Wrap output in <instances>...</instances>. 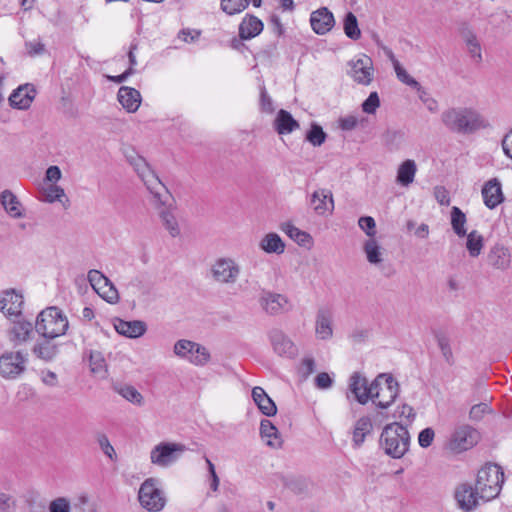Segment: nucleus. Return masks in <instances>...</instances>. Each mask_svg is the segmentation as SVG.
<instances>
[{
  "mask_svg": "<svg viewBox=\"0 0 512 512\" xmlns=\"http://www.w3.org/2000/svg\"><path fill=\"white\" fill-rule=\"evenodd\" d=\"M441 121L449 131L464 135L490 127V123L478 111L468 107L445 110L441 114Z\"/></svg>",
  "mask_w": 512,
  "mask_h": 512,
  "instance_id": "nucleus-1",
  "label": "nucleus"
},
{
  "mask_svg": "<svg viewBox=\"0 0 512 512\" xmlns=\"http://www.w3.org/2000/svg\"><path fill=\"white\" fill-rule=\"evenodd\" d=\"M410 434L408 429L397 423L387 424L379 438V447L393 459H401L409 450Z\"/></svg>",
  "mask_w": 512,
  "mask_h": 512,
  "instance_id": "nucleus-2",
  "label": "nucleus"
},
{
  "mask_svg": "<svg viewBox=\"0 0 512 512\" xmlns=\"http://www.w3.org/2000/svg\"><path fill=\"white\" fill-rule=\"evenodd\" d=\"M126 158L128 162L133 166L138 176L144 182L150 193L154 195L158 202L162 204L165 203L169 198V191L162 184L154 171H152L146 160L134 151L126 153Z\"/></svg>",
  "mask_w": 512,
  "mask_h": 512,
  "instance_id": "nucleus-3",
  "label": "nucleus"
},
{
  "mask_svg": "<svg viewBox=\"0 0 512 512\" xmlns=\"http://www.w3.org/2000/svg\"><path fill=\"white\" fill-rule=\"evenodd\" d=\"M504 483V472L497 464H486L482 467L476 478L475 486L481 500L487 502L496 498Z\"/></svg>",
  "mask_w": 512,
  "mask_h": 512,
  "instance_id": "nucleus-4",
  "label": "nucleus"
},
{
  "mask_svg": "<svg viewBox=\"0 0 512 512\" xmlns=\"http://www.w3.org/2000/svg\"><path fill=\"white\" fill-rule=\"evenodd\" d=\"M69 327L67 317L56 306L41 311L36 319L35 330L44 338H56L66 333Z\"/></svg>",
  "mask_w": 512,
  "mask_h": 512,
  "instance_id": "nucleus-5",
  "label": "nucleus"
},
{
  "mask_svg": "<svg viewBox=\"0 0 512 512\" xmlns=\"http://www.w3.org/2000/svg\"><path fill=\"white\" fill-rule=\"evenodd\" d=\"M138 500L141 507L149 512L161 511L166 505V497L160 481L153 477L144 480L138 491Z\"/></svg>",
  "mask_w": 512,
  "mask_h": 512,
  "instance_id": "nucleus-6",
  "label": "nucleus"
},
{
  "mask_svg": "<svg viewBox=\"0 0 512 512\" xmlns=\"http://www.w3.org/2000/svg\"><path fill=\"white\" fill-rule=\"evenodd\" d=\"M173 352L179 358L189 361L195 366H204L210 361L209 351L199 343L181 339L173 347Z\"/></svg>",
  "mask_w": 512,
  "mask_h": 512,
  "instance_id": "nucleus-7",
  "label": "nucleus"
},
{
  "mask_svg": "<svg viewBox=\"0 0 512 512\" xmlns=\"http://www.w3.org/2000/svg\"><path fill=\"white\" fill-rule=\"evenodd\" d=\"M185 450L186 447L180 443L161 442L151 450L150 461L158 467L167 468L174 464Z\"/></svg>",
  "mask_w": 512,
  "mask_h": 512,
  "instance_id": "nucleus-8",
  "label": "nucleus"
},
{
  "mask_svg": "<svg viewBox=\"0 0 512 512\" xmlns=\"http://www.w3.org/2000/svg\"><path fill=\"white\" fill-rule=\"evenodd\" d=\"M258 303L263 312L270 316H277L291 310L292 305L288 297L270 290H261Z\"/></svg>",
  "mask_w": 512,
  "mask_h": 512,
  "instance_id": "nucleus-9",
  "label": "nucleus"
},
{
  "mask_svg": "<svg viewBox=\"0 0 512 512\" xmlns=\"http://www.w3.org/2000/svg\"><path fill=\"white\" fill-rule=\"evenodd\" d=\"M377 378H381V383L377 390L373 391L370 399H377L376 405L381 409H386L396 400L399 394V384L389 374H380Z\"/></svg>",
  "mask_w": 512,
  "mask_h": 512,
  "instance_id": "nucleus-10",
  "label": "nucleus"
},
{
  "mask_svg": "<svg viewBox=\"0 0 512 512\" xmlns=\"http://www.w3.org/2000/svg\"><path fill=\"white\" fill-rule=\"evenodd\" d=\"M478 438L479 434L474 428L469 425H461L452 432L448 448L455 453H460L476 445Z\"/></svg>",
  "mask_w": 512,
  "mask_h": 512,
  "instance_id": "nucleus-11",
  "label": "nucleus"
},
{
  "mask_svg": "<svg viewBox=\"0 0 512 512\" xmlns=\"http://www.w3.org/2000/svg\"><path fill=\"white\" fill-rule=\"evenodd\" d=\"M212 277L222 284H234L239 275L240 267L231 258H219L211 267Z\"/></svg>",
  "mask_w": 512,
  "mask_h": 512,
  "instance_id": "nucleus-12",
  "label": "nucleus"
},
{
  "mask_svg": "<svg viewBox=\"0 0 512 512\" xmlns=\"http://www.w3.org/2000/svg\"><path fill=\"white\" fill-rule=\"evenodd\" d=\"M27 358L21 352H9L0 357V375L14 379L25 370Z\"/></svg>",
  "mask_w": 512,
  "mask_h": 512,
  "instance_id": "nucleus-13",
  "label": "nucleus"
},
{
  "mask_svg": "<svg viewBox=\"0 0 512 512\" xmlns=\"http://www.w3.org/2000/svg\"><path fill=\"white\" fill-rule=\"evenodd\" d=\"M379 383H381V378L376 377L368 386L366 378L362 377L358 372H354L350 377L349 389L360 404H366L371 398L373 391L379 387Z\"/></svg>",
  "mask_w": 512,
  "mask_h": 512,
  "instance_id": "nucleus-14",
  "label": "nucleus"
},
{
  "mask_svg": "<svg viewBox=\"0 0 512 512\" xmlns=\"http://www.w3.org/2000/svg\"><path fill=\"white\" fill-rule=\"evenodd\" d=\"M309 205L319 216L332 214L334 211V199L331 190L327 188L315 190L311 194Z\"/></svg>",
  "mask_w": 512,
  "mask_h": 512,
  "instance_id": "nucleus-15",
  "label": "nucleus"
},
{
  "mask_svg": "<svg viewBox=\"0 0 512 512\" xmlns=\"http://www.w3.org/2000/svg\"><path fill=\"white\" fill-rule=\"evenodd\" d=\"M23 304V296L15 290L3 292L0 298V310L9 317L20 318Z\"/></svg>",
  "mask_w": 512,
  "mask_h": 512,
  "instance_id": "nucleus-16",
  "label": "nucleus"
},
{
  "mask_svg": "<svg viewBox=\"0 0 512 512\" xmlns=\"http://www.w3.org/2000/svg\"><path fill=\"white\" fill-rule=\"evenodd\" d=\"M36 95V90L31 84L20 85L9 96V104L12 108L25 110L31 106Z\"/></svg>",
  "mask_w": 512,
  "mask_h": 512,
  "instance_id": "nucleus-17",
  "label": "nucleus"
},
{
  "mask_svg": "<svg viewBox=\"0 0 512 512\" xmlns=\"http://www.w3.org/2000/svg\"><path fill=\"white\" fill-rule=\"evenodd\" d=\"M455 499L457 500L459 507L465 511L473 510L479 503L480 494L477 491V487L474 488L467 483L461 484L455 491Z\"/></svg>",
  "mask_w": 512,
  "mask_h": 512,
  "instance_id": "nucleus-18",
  "label": "nucleus"
},
{
  "mask_svg": "<svg viewBox=\"0 0 512 512\" xmlns=\"http://www.w3.org/2000/svg\"><path fill=\"white\" fill-rule=\"evenodd\" d=\"M350 75L357 83L369 85L373 77L372 60L364 55L352 62Z\"/></svg>",
  "mask_w": 512,
  "mask_h": 512,
  "instance_id": "nucleus-19",
  "label": "nucleus"
},
{
  "mask_svg": "<svg viewBox=\"0 0 512 512\" xmlns=\"http://www.w3.org/2000/svg\"><path fill=\"white\" fill-rule=\"evenodd\" d=\"M335 20L332 12L323 7L311 13L310 24L318 35H324L334 26Z\"/></svg>",
  "mask_w": 512,
  "mask_h": 512,
  "instance_id": "nucleus-20",
  "label": "nucleus"
},
{
  "mask_svg": "<svg viewBox=\"0 0 512 512\" xmlns=\"http://www.w3.org/2000/svg\"><path fill=\"white\" fill-rule=\"evenodd\" d=\"M484 204L489 209L496 208L504 200L502 186L497 178L488 180L482 188Z\"/></svg>",
  "mask_w": 512,
  "mask_h": 512,
  "instance_id": "nucleus-21",
  "label": "nucleus"
},
{
  "mask_svg": "<svg viewBox=\"0 0 512 512\" xmlns=\"http://www.w3.org/2000/svg\"><path fill=\"white\" fill-rule=\"evenodd\" d=\"M269 337L273 349L278 355L292 358L297 354L295 344L281 330H272Z\"/></svg>",
  "mask_w": 512,
  "mask_h": 512,
  "instance_id": "nucleus-22",
  "label": "nucleus"
},
{
  "mask_svg": "<svg viewBox=\"0 0 512 512\" xmlns=\"http://www.w3.org/2000/svg\"><path fill=\"white\" fill-rule=\"evenodd\" d=\"M171 200V195L169 194V198L165 203H160L153 196V205L159 210V216L162 220L163 225L169 231L172 237H177L180 234V229L178 226V222L172 213L171 204L169 203Z\"/></svg>",
  "mask_w": 512,
  "mask_h": 512,
  "instance_id": "nucleus-23",
  "label": "nucleus"
},
{
  "mask_svg": "<svg viewBox=\"0 0 512 512\" xmlns=\"http://www.w3.org/2000/svg\"><path fill=\"white\" fill-rule=\"evenodd\" d=\"M117 99L129 113L136 112L141 104V94L135 88L122 86L117 93Z\"/></svg>",
  "mask_w": 512,
  "mask_h": 512,
  "instance_id": "nucleus-24",
  "label": "nucleus"
},
{
  "mask_svg": "<svg viewBox=\"0 0 512 512\" xmlns=\"http://www.w3.org/2000/svg\"><path fill=\"white\" fill-rule=\"evenodd\" d=\"M315 333L321 340H328L333 335L332 313L327 308H320L317 311L315 321Z\"/></svg>",
  "mask_w": 512,
  "mask_h": 512,
  "instance_id": "nucleus-25",
  "label": "nucleus"
},
{
  "mask_svg": "<svg viewBox=\"0 0 512 512\" xmlns=\"http://www.w3.org/2000/svg\"><path fill=\"white\" fill-rule=\"evenodd\" d=\"M114 328L119 334L129 338H138L147 330V326L143 321H125L118 318L114 320Z\"/></svg>",
  "mask_w": 512,
  "mask_h": 512,
  "instance_id": "nucleus-26",
  "label": "nucleus"
},
{
  "mask_svg": "<svg viewBox=\"0 0 512 512\" xmlns=\"http://www.w3.org/2000/svg\"><path fill=\"white\" fill-rule=\"evenodd\" d=\"M488 263L495 269L506 270L510 267L511 259L507 248L501 245L493 246L488 255Z\"/></svg>",
  "mask_w": 512,
  "mask_h": 512,
  "instance_id": "nucleus-27",
  "label": "nucleus"
},
{
  "mask_svg": "<svg viewBox=\"0 0 512 512\" xmlns=\"http://www.w3.org/2000/svg\"><path fill=\"white\" fill-rule=\"evenodd\" d=\"M252 398L259 410L266 416H274L277 412V407L274 401L268 396L265 390L261 387H254L252 390Z\"/></svg>",
  "mask_w": 512,
  "mask_h": 512,
  "instance_id": "nucleus-28",
  "label": "nucleus"
},
{
  "mask_svg": "<svg viewBox=\"0 0 512 512\" xmlns=\"http://www.w3.org/2000/svg\"><path fill=\"white\" fill-rule=\"evenodd\" d=\"M263 22L253 15H247L239 25V36L248 40L256 37L263 30Z\"/></svg>",
  "mask_w": 512,
  "mask_h": 512,
  "instance_id": "nucleus-29",
  "label": "nucleus"
},
{
  "mask_svg": "<svg viewBox=\"0 0 512 512\" xmlns=\"http://www.w3.org/2000/svg\"><path fill=\"white\" fill-rule=\"evenodd\" d=\"M274 128L278 134L285 135L299 128V123L293 118L290 112L281 109L278 111L274 120Z\"/></svg>",
  "mask_w": 512,
  "mask_h": 512,
  "instance_id": "nucleus-30",
  "label": "nucleus"
},
{
  "mask_svg": "<svg viewBox=\"0 0 512 512\" xmlns=\"http://www.w3.org/2000/svg\"><path fill=\"white\" fill-rule=\"evenodd\" d=\"M417 172V165L414 160L407 159L403 161L397 170L396 182L404 187L413 183Z\"/></svg>",
  "mask_w": 512,
  "mask_h": 512,
  "instance_id": "nucleus-31",
  "label": "nucleus"
},
{
  "mask_svg": "<svg viewBox=\"0 0 512 512\" xmlns=\"http://www.w3.org/2000/svg\"><path fill=\"white\" fill-rule=\"evenodd\" d=\"M281 230L300 246L310 247L313 244V238L309 233L300 230L290 222L281 224Z\"/></svg>",
  "mask_w": 512,
  "mask_h": 512,
  "instance_id": "nucleus-32",
  "label": "nucleus"
},
{
  "mask_svg": "<svg viewBox=\"0 0 512 512\" xmlns=\"http://www.w3.org/2000/svg\"><path fill=\"white\" fill-rule=\"evenodd\" d=\"M0 199L5 211L12 218H22L24 216L22 212V205L13 192L10 190H4L1 193Z\"/></svg>",
  "mask_w": 512,
  "mask_h": 512,
  "instance_id": "nucleus-33",
  "label": "nucleus"
},
{
  "mask_svg": "<svg viewBox=\"0 0 512 512\" xmlns=\"http://www.w3.org/2000/svg\"><path fill=\"white\" fill-rule=\"evenodd\" d=\"M372 429V421L368 416L358 419L353 430V446L359 448L364 443L366 435L372 432Z\"/></svg>",
  "mask_w": 512,
  "mask_h": 512,
  "instance_id": "nucleus-34",
  "label": "nucleus"
},
{
  "mask_svg": "<svg viewBox=\"0 0 512 512\" xmlns=\"http://www.w3.org/2000/svg\"><path fill=\"white\" fill-rule=\"evenodd\" d=\"M260 435L266 444L270 447L277 448L281 446V440L278 435V429L268 419L260 422Z\"/></svg>",
  "mask_w": 512,
  "mask_h": 512,
  "instance_id": "nucleus-35",
  "label": "nucleus"
},
{
  "mask_svg": "<svg viewBox=\"0 0 512 512\" xmlns=\"http://www.w3.org/2000/svg\"><path fill=\"white\" fill-rule=\"evenodd\" d=\"M33 331V325L29 321L17 320L14 321L11 328V340L17 344L25 342Z\"/></svg>",
  "mask_w": 512,
  "mask_h": 512,
  "instance_id": "nucleus-36",
  "label": "nucleus"
},
{
  "mask_svg": "<svg viewBox=\"0 0 512 512\" xmlns=\"http://www.w3.org/2000/svg\"><path fill=\"white\" fill-rule=\"evenodd\" d=\"M52 339L43 337L35 344L33 352L43 360H52L58 353V346L51 341Z\"/></svg>",
  "mask_w": 512,
  "mask_h": 512,
  "instance_id": "nucleus-37",
  "label": "nucleus"
},
{
  "mask_svg": "<svg viewBox=\"0 0 512 512\" xmlns=\"http://www.w3.org/2000/svg\"><path fill=\"white\" fill-rule=\"evenodd\" d=\"M260 247L267 253L282 254L285 250V244L281 237L276 233H268L260 242Z\"/></svg>",
  "mask_w": 512,
  "mask_h": 512,
  "instance_id": "nucleus-38",
  "label": "nucleus"
},
{
  "mask_svg": "<svg viewBox=\"0 0 512 512\" xmlns=\"http://www.w3.org/2000/svg\"><path fill=\"white\" fill-rule=\"evenodd\" d=\"M466 216L460 208L454 206L451 209V225L455 234L459 237H464L467 232L465 229Z\"/></svg>",
  "mask_w": 512,
  "mask_h": 512,
  "instance_id": "nucleus-39",
  "label": "nucleus"
},
{
  "mask_svg": "<svg viewBox=\"0 0 512 512\" xmlns=\"http://www.w3.org/2000/svg\"><path fill=\"white\" fill-rule=\"evenodd\" d=\"M364 251L369 263L378 265L382 262L381 248L375 239L370 238L365 242Z\"/></svg>",
  "mask_w": 512,
  "mask_h": 512,
  "instance_id": "nucleus-40",
  "label": "nucleus"
},
{
  "mask_svg": "<svg viewBox=\"0 0 512 512\" xmlns=\"http://www.w3.org/2000/svg\"><path fill=\"white\" fill-rule=\"evenodd\" d=\"M344 32L346 36L352 40H358L361 36L357 18L352 12H348L345 15Z\"/></svg>",
  "mask_w": 512,
  "mask_h": 512,
  "instance_id": "nucleus-41",
  "label": "nucleus"
},
{
  "mask_svg": "<svg viewBox=\"0 0 512 512\" xmlns=\"http://www.w3.org/2000/svg\"><path fill=\"white\" fill-rule=\"evenodd\" d=\"M466 247L471 257L479 256L483 248V237L477 231H471L467 235Z\"/></svg>",
  "mask_w": 512,
  "mask_h": 512,
  "instance_id": "nucleus-42",
  "label": "nucleus"
},
{
  "mask_svg": "<svg viewBox=\"0 0 512 512\" xmlns=\"http://www.w3.org/2000/svg\"><path fill=\"white\" fill-rule=\"evenodd\" d=\"M249 0H221V9L228 15H234L245 10Z\"/></svg>",
  "mask_w": 512,
  "mask_h": 512,
  "instance_id": "nucleus-43",
  "label": "nucleus"
},
{
  "mask_svg": "<svg viewBox=\"0 0 512 512\" xmlns=\"http://www.w3.org/2000/svg\"><path fill=\"white\" fill-rule=\"evenodd\" d=\"M326 137L327 135L322 127L316 123L311 125V128L306 134V140L313 146H321L325 142Z\"/></svg>",
  "mask_w": 512,
  "mask_h": 512,
  "instance_id": "nucleus-44",
  "label": "nucleus"
},
{
  "mask_svg": "<svg viewBox=\"0 0 512 512\" xmlns=\"http://www.w3.org/2000/svg\"><path fill=\"white\" fill-rule=\"evenodd\" d=\"M118 393L125 398L127 401L141 406L143 404V396L141 393L131 385H125L120 387Z\"/></svg>",
  "mask_w": 512,
  "mask_h": 512,
  "instance_id": "nucleus-45",
  "label": "nucleus"
},
{
  "mask_svg": "<svg viewBox=\"0 0 512 512\" xmlns=\"http://www.w3.org/2000/svg\"><path fill=\"white\" fill-rule=\"evenodd\" d=\"M89 364L91 371L95 374L103 375L106 372V362L101 352L92 351L89 357Z\"/></svg>",
  "mask_w": 512,
  "mask_h": 512,
  "instance_id": "nucleus-46",
  "label": "nucleus"
},
{
  "mask_svg": "<svg viewBox=\"0 0 512 512\" xmlns=\"http://www.w3.org/2000/svg\"><path fill=\"white\" fill-rule=\"evenodd\" d=\"M394 69H395V72H396V75H397V78L405 83L406 85L410 86V87H413L417 90H420V83L418 81H416L413 77H411L407 71L401 67V65L399 64L398 61H394Z\"/></svg>",
  "mask_w": 512,
  "mask_h": 512,
  "instance_id": "nucleus-47",
  "label": "nucleus"
},
{
  "mask_svg": "<svg viewBox=\"0 0 512 512\" xmlns=\"http://www.w3.org/2000/svg\"><path fill=\"white\" fill-rule=\"evenodd\" d=\"M97 293L110 304H115L119 300L118 291L110 280L106 283V286H103V289L99 290Z\"/></svg>",
  "mask_w": 512,
  "mask_h": 512,
  "instance_id": "nucleus-48",
  "label": "nucleus"
},
{
  "mask_svg": "<svg viewBox=\"0 0 512 512\" xmlns=\"http://www.w3.org/2000/svg\"><path fill=\"white\" fill-rule=\"evenodd\" d=\"M88 280L96 292L103 289V286H106V283L109 281L100 271L94 269L88 272Z\"/></svg>",
  "mask_w": 512,
  "mask_h": 512,
  "instance_id": "nucleus-49",
  "label": "nucleus"
},
{
  "mask_svg": "<svg viewBox=\"0 0 512 512\" xmlns=\"http://www.w3.org/2000/svg\"><path fill=\"white\" fill-rule=\"evenodd\" d=\"M63 196H65L64 189L56 184H50L44 189L45 201L49 203L59 201Z\"/></svg>",
  "mask_w": 512,
  "mask_h": 512,
  "instance_id": "nucleus-50",
  "label": "nucleus"
},
{
  "mask_svg": "<svg viewBox=\"0 0 512 512\" xmlns=\"http://www.w3.org/2000/svg\"><path fill=\"white\" fill-rule=\"evenodd\" d=\"M97 442L101 448V450L103 451V453L109 457L111 460H115L116 459V452H115V449L114 447L111 445L108 437L103 434V433H99L97 435Z\"/></svg>",
  "mask_w": 512,
  "mask_h": 512,
  "instance_id": "nucleus-51",
  "label": "nucleus"
},
{
  "mask_svg": "<svg viewBox=\"0 0 512 512\" xmlns=\"http://www.w3.org/2000/svg\"><path fill=\"white\" fill-rule=\"evenodd\" d=\"M437 343H438V346L441 350V353H442L445 361L448 364H452L453 363V353H452L449 339L446 336L441 335V336L437 337Z\"/></svg>",
  "mask_w": 512,
  "mask_h": 512,
  "instance_id": "nucleus-52",
  "label": "nucleus"
},
{
  "mask_svg": "<svg viewBox=\"0 0 512 512\" xmlns=\"http://www.w3.org/2000/svg\"><path fill=\"white\" fill-rule=\"evenodd\" d=\"M49 512H70L71 504L66 497H58L49 504Z\"/></svg>",
  "mask_w": 512,
  "mask_h": 512,
  "instance_id": "nucleus-53",
  "label": "nucleus"
},
{
  "mask_svg": "<svg viewBox=\"0 0 512 512\" xmlns=\"http://www.w3.org/2000/svg\"><path fill=\"white\" fill-rule=\"evenodd\" d=\"M380 106V99L377 92H371L368 98L362 103V110L367 114H374Z\"/></svg>",
  "mask_w": 512,
  "mask_h": 512,
  "instance_id": "nucleus-54",
  "label": "nucleus"
},
{
  "mask_svg": "<svg viewBox=\"0 0 512 512\" xmlns=\"http://www.w3.org/2000/svg\"><path fill=\"white\" fill-rule=\"evenodd\" d=\"M358 225L370 238H373L374 235L376 234V223L374 218H372L371 216L360 217L358 220Z\"/></svg>",
  "mask_w": 512,
  "mask_h": 512,
  "instance_id": "nucleus-55",
  "label": "nucleus"
},
{
  "mask_svg": "<svg viewBox=\"0 0 512 512\" xmlns=\"http://www.w3.org/2000/svg\"><path fill=\"white\" fill-rule=\"evenodd\" d=\"M260 107L263 112L272 113L274 111L273 101L266 91L265 86L260 88Z\"/></svg>",
  "mask_w": 512,
  "mask_h": 512,
  "instance_id": "nucleus-56",
  "label": "nucleus"
},
{
  "mask_svg": "<svg viewBox=\"0 0 512 512\" xmlns=\"http://www.w3.org/2000/svg\"><path fill=\"white\" fill-rule=\"evenodd\" d=\"M434 437V430L429 427L425 428L418 435V443L422 448H427L432 444Z\"/></svg>",
  "mask_w": 512,
  "mask_h": 512,
  "instance_id": "nucleus-57",
  "label": "nucleus"
},
{
  "mask_svg": "<svg viewBox=\"0 0 512 512\" xmlns=\"http://www.w3.org/2000/svg\"><path fill=\"white\" fill-rule=\"evenodd\" d=\"M419 93L420 100L424 103L427 109L431 112H436L438 110L437 101L432 98L421 86L420 90H417Z\"/></svg>",
  "mask_w": 512,
  "mask_h": 512,
  "instance_id": "nucleus-58",
  "label": "nucleus"
},
{
  "mask_svg": "<svg viewBox=\"0 0 512 512\" xmlns=\"http://www.w3.org/2000/svg\"><path fill=\"white\" fill-rule=\"evenodd\" d=\"M467 50L470 56L477 62L482 61L481 45L478 39L466 43Z\"/></svg>",
  "mask_w": 512,
  "mask_h": 512,
  "instance_id": "nucleus-59",
  "label": "nucleus"
},
{
  "mask_svg": "<svg viewBox=\"0 0 512 512\" xmlns=\"http://www.w3.org/2000/svg\"><path fill=\"white\" fill-rule=\"evenodd\" d=\"M490 411L489 406L486 403H480L473 405L470 409L469 416L473 420H480L484 414Z\"/></svg>",
  "mask_w": 512,
  "mask_h": 512,
  "instance_id": "nucleus-60",
  "label": "nucleus"
},
{
  "mask_svg": "<svg viewBox=\"0 0 512 512\" xmlns=\"http://www.w3.org/2000/svg\"><path fill=\"white\" fill-rule=\"evenodd\" d=\"M434 196L440 205L448 206L450 204V196L448 190L443 186L434 188Z\"/></svg>",
  "mask_w": 512,
  "mask_h": 512,
  "instance_id": "nucleus-61",
  "label": "nucleus"
},
{
  "mask_svg": "<svg viewBox=\"0 0 512 512\" xmlns=\"http://www.w3.org/2000/svg\"><path fill=\"white\" fill-rule=\"evenodd\" d=\"M62 177V172L58 166H50L46 170L45 180L51 182V184H56Z\"/></svg>",
  "mask_w": 512,
  "mask_h": 512,
  "instance_id": "nucleus-62",
  "label": "nucleus"
},
{
  "mask_svg": "<svg viewBox=\"0 0 512 512\" xmlns=\"http://www.w3.org/2000/svg\"><path fill=\"white\" fill-rule=\"evenodd\" d=\"M15 506L12 497L5 493H0V512H11Z\"/></svg>",
  "mask_w": 512,
  "mask_h": 512,
  "instance_id": "nucleus-63",
  "label": "nucleus"
},
{
  "mask_svg": "<svg viewBox=\"0 0 512 512\" xmlns=\"http://www.w3.org/2000/svg\"><path fill=\"white\" fill-rule=\"evenodd\" d=\"M332 378L326 372L319 373L315 378V384L320 389L330 388L332 385Z\"/></svg>",
  "mask_w": 512,
  "mask_h": 512,
  "instance_id": "nucleus-64",
  "label": "nucleus"
}]
</instances>
